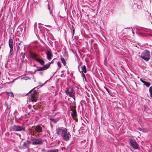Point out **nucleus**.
<instances>
[{
  "instance_id": "4",
  "label": "nucleus",
  "mask_w": 152,
  "mask_h": 152,
  "mask_svg": "<svg viewBox=\"0 0 152 152\" xmlns=\"http://www.w3.org/2000/svg\"><path fill=\"white\" fill-rule=\"evenodd\" d=\"M129 142L131 145L133 147L134 149H138V145L135 140L130 139L129 140Z\"/></svg>"
},
{
  "instance_id": "23",
  "label": "nucleus",
  "mask_w": 152,
  "mask_h": 152,
  "mask_svg": "<svg viewBox=\"0 0 152 152\" xmlns=\"http://www.w3.org/2000/svg\"><path fill=\"white\" fill-rule=\"evenodd\" d=\"M144 85L146 86L147 87H149L150 86V83L149 82H147L145 81V83L144 84Z\"/></svg>"
},
{
  "instance_id": "1",
  "label": "nucleus",
  "mask_w": 152,
  "mask_h": 152,
  "mask_svg": "<svg viewBox=\"0 0 152 152\" xmlns=\"http://www.w3.org/2000/svg\"><path fill=\"white\" fill-rule=\"evenodd\" d=\"M57 134L60 136L64 140L68 141L70 140L71 135L66 128L63 127H58L56 129Z\"/></svg>"
},
{
  "instance_id": "20",
  "label": "nucleus",
  "mask_w": 152,
  "mask_h": 152,
  "mask_svg": "<svg viewBox=\"0 0 152 152\" xmlns=\"http://www.w3.org/2000/svg\"><path fill=\"white\" fill-rule=\"evenodd\" d=\"M61 60L62 63L64 66H65L66 65V63L64 58H61Z\"/></svg>"
},
{
  "instance_id": "21",
  "label": "nucleus",
  "mask_w": 152,
  "mask_h": 152,
  "mask_svg": "<svg viewBox=\"0 0 152 152\" xmlns=\"http://www.w3.org/2000/svg\"><path fill=\"white\" fill-rule=\"evenodd\" d=\"M48 9L49 10L50 14L51 15H52V16L53 17V14L52 13V11L51 10H50V7L49 6V4H48Z\"/></svg>"
},
{
  "instance_id": "14",
  "label": "nucleus",
  "mask_w": 152,
  "mask_h": 152,
  "mask_svg": "<svg viewBox=\"0 0 152 152\" xmlns=\"http://www.w3.org/2000/svg\"><path fill=\"white\" fill-rule=\"evenodd\" d=\"M79 72L81 73H86L87 72V70L86 69V66L85 65H83L81 67V70H79Z\"/></svg>"
},
{
  "instance_id": "2",
  "label": "nucleus",
  "mask_w": 152,
  "mask_h": 152,
  "mask_svg": "<svg viewBox=\"0 0 152 152\" xmlns=\"http://www.w3.org/2000/svg\"><path fill=\"white\" fill-rule=\"evenodd\" d=\"M140 57L146 61H148L150 59V52L145 50L141 53Z\"/></svg>"
},
{
  "instance_id": "35",
  "label": "nucleus",
  "mask_w": 152,
  "mask_h": 152,
  "mask_svg": "<svg viewBox=\"0 0 152 152\" xmlns=\"http://www.w3.org/2000/svg\"><path fill=\"white\" fill-rule=\"evenodd\" d=\"M142 83H143L144 84H145V81H143Z\"/></svg>"
},
{
  "instance_id": "39",
  "label": "nucleus",
  "mask_w": 152,
  "mask_h": 152,
  "mask_svg": "<svg viewBox=\"0 0 152 152\" xmlns=\"http://www.w3.org/2000/svg\"><path fill=\"white\" fill-rule=\"evenodd\" d=\"M53 63V61H52L50 63H50V64H51Z\"/></svg>"
},
{
  "instance_id": "38",
  "label": "nucleus",
  "mask_w": 152,
  "mask_h": 152,
  "mask_svg": "<svg viewBox=\"0 0 152 152\" xmlns=\"http://www.w3.org/2000/svg\"><path fill=\"white\" fill-rule=\"evenodd\" d=\"M26 77H24L23 78L24 79H25V80H26Z\"/></svg>"
},
{
  "instance_id": "42",
  "label": "nucleus",
  "mask_w": 152,
  "mask_h": 152,
  "mask_svg": "<svg viewBox=\"0 0 152 152\" xmlns=\"http://www.w3.org/2000/svg\"><path fill=\"white\" fill-rule=\"evenodd\" d=\"M73 98H74V100H75V97H72Z\"/></svg>"
},
{
  "instance_id": "15",
  "label": "nucleus",
  "mask_w": 152,
  "mask_h": 152,
  "mask_svg": "<svg viewBox=\"0 0 152 152\" xmlns=\"http://www.w3.org/2000/svg\"><path fill=\"white\" fill-rule=\"evenodd\" d=\"M35 61L38 62L42 65H43L44 64L45 62L43 60L39 59H35Z\"/></svg>"
},
{
  "instance_id": "29",
  "label": "nucleus",
  "mask_w": 152,
  "mask_h": 152,
  "mask_svg": "<svg viewBox=\"0 0 152 152\" xmlns=\"http://www.w3.org/2000/svg\"><path fill=\"white\" fill-rule=\"evenodd\" d=\"M57 65L59 67H60L61 66V64L59 62H58Z\"/></svg>"
},
{
  "instance_id": "34",
  "label": "nucleus",
  "mask_w": 152,
  "mask_h": 152,
  "mask_svg": "<svg viewBox=\"0 0 152 152\" xmlns=\"http://www.w3.org/2000/svg\"><path fill=\"white\" fill-rule=\"evenodd\" d=\"M37 25V23L36 22L34 24V27H35L36 25Z\"/></svg>"
},
{
  "instance_id": "9",
  "label": "nucleus",
  "mask_w": 152,
  "mask_h": 152,
  "mask_svg": "<svg viewBox=\"0 0 152 152\" xmlns=\"http://www.w3.org/2000/svg\"><path fill=\"white\" fill-rule=\"evenodd\" d=\"M13 40L12 39H10L9 40V45L10 48V56H11L13 53Z\"/></svg>"
},
{
  "instance_id": "36",
  "label": "nucleus",
  "mask_w": 152,
  "mask_h": 152,
  "mask_svg": "<svg viewBox=\"0 0 152 152\" xmlns=\"http://www.w3.org/2000/svg\"><path fill=\"white\" fill-rule=\"evenodd\" d=\"M74 33H73V32H72V38L73 37V36L74 35Z\"/></svg>"
},
{
  "instance_id": "8",
  "label": "nucleus",
  "mask_w": 152,
  "mask_h": 152,
  "mask_svg": "<svg viewBox=\"0 0 152 152\" xmlns=\"http://www.w3.org/2000/svg\"><path fill=\"white\" fill-rule=\"evenodd\" d=\"M71 110L72 111L71 114L72 118L76 121H77L78 120L77 118V113L76 110L71 108Z\"/></svg>"
},
{
  "instance_id": "18",
  "label": "nucleus",
  "mask_w": 152,
  "mask_h": 152,
  "mask_svg": "<svg viewBox=\"0 0 152 152\" xmlns=\"http://www.w3.org/2000/svg\"><path fill=\"white\" fill-rule=\"evenodd\" d=\"M31 57L35 60V59H37V55L36 53H31Z\"/></svg>"
},
{
  "instance_id": "31",
  "label": "nucleus",
  "mask_w": 152,
  "mask_h": 152,
  "mask_svg": "<svg viewBox=\"0 0 152 152\" xmlns=\"http://www.w3.org/2000/svg\"><path fill=\"white\" fill-rule=\"evenodd\" d=\"M34 88L33 89H32L27 94V95L28 93H30L31 91H32V90L34 89V88Z\"/></svg>"
},
{
  "instance_id": "40",
  "label": "nucleus",
  "mask_w": 152,
  "mask_h": 152,
  "mask_svg": "<svg viewBox=\"0 0 152 152\" xmlns=\"http://www.w3.org/2000/svg\"><path fill=\"white\" fill-rule=\"evenodd\" d=\"M39 83L40 84H41L40 82H39Z\"/></svg>"
},
{
  "instance_id": "26",
  "label": "nucleus",
  "mask_w": 152,
  "mask_h": 152,
  "mask_svg": "<svg viewBox=\"0 0 152 152\" xmlns=\"http://www.w3.org/2000/svg\"><path fill=\"white\" fill-rule=\"evenodd\" d=\"M104 88L108 92V94H110V90L109 89H108V88H107L106 87H104Z\"/></svg>"
},
{
  "instance_id": "37",
  "label": "nucleus",
  "mask_w": 152,
  "mask_h": 152,
  "mask_svg": "<svg viewBox=\"0 0 152 152\" xmlns=\"http://www.w3.org/2000/svg\"><path fill=\"white\" fill-rule=\"evenodd\" d=\"M140 80L142 82L143 81L141 78L140 79Z\"/></svg>"
},
{
  "instance_id": "33",
  "label": "nucleus",
  "mask_w": 152,
  "mask_h": 152,
  "mask_svg": "<svg viewBox=\"0 0 152 152\" xmlns=\"http://www.w3.org/2000/svg\"><path fill=\"white\" fill-rule=\"evenodd\" d=\"M80 65H79V66H78V70L79 71V70H80Z\"/></svg>"
},
{
  "instance_id": "19",
  "label": "nucleus",
  "mask_w": 152,
  "mask_h": 152,
  "mask_svg": "<svg viewBox=\"0 0 152 152\" xmlns=\"http://www.w3.org/2000/svg\"><path fill=\"white\" fill-rule=\"evenodd\" d=\"M6 94L9 96H10L11 97H13L14 96L13 93L11 92H6Z\"/></svg>"
},
{
  "instance_id": "13",
  "label": "nucleus",
  "mask_w": 152,
  "mask_h": 152,
  "mask_svg": "<svg viewBox=\"0 0 152 152\" xmlns=\"http://www.w3.org/2000/svg\"><path fill=\"white\" fill-rule=\"evenodd\" d=\"M47 58L48 60H50L53 56V55L50 51L48 50L46 53Z\"/></svg>"
},
{
  "instance_id": "32",
  "label": "nucleus",
  "mask_w": 152,
  "mask_h": 152,
  "mask_svg": "<svg viewBox=\"0 0 152 152\" xmlns=\"http://www.w3.org/2000/svg\"><path fill=\"white\" fill-rule=\"evenodd\" d=\"M150 96L152 98V92L150 93Z\"/></svg>"
},
{
  "instance_id": "17",
  "label": "nucleus",
  "mask_w": 152,
  "mask_h": 152,
  "mask_svg": "<svg viewBox=\"0 0 152 152\" xmlns=\"http://www.w3.org/2000/svg\"><path fill=\"white\" fill-rule=\"evenodd\" d=\"M50 65V63H49L48 64H47L45 65H44L43 66H42L43 68V69L44 70H46L47 69H48Z\"/></svg>"
},
{
  "instance_id": "22",
  "label": "nucleus",
  "mask_w": 152,
  "mask_h": 152,
  "mask_svg": "<svg viewBox=\"0 0 152 152\" xmlns=\"http://www.w3.org/2000/svg\"><path fill=\"white\" fill-rule=\"evenodd\" d=\"M25 53H21L20 55V56L22 57V59H23L25 58Z\"/></svg>"
},
{
  "instance_id": "12",
  "label": "nucleus",
  "mask_w": 152,
  "mask_h": 152,
  "mask_svg": "<svg viewBox=\"0 0 152 152\" xmlns=\"http://www.w3.org/2000/svg\"><path fill=\"white\" fill-rule=\"evenodd\" d=\"M35 129L38 133H40L42 132V128L39 125L36 126L35 127Z\"/></svg>"
},
{
  "instance_id": "5",
  "label": "nucleus",
  "mask_w": 152,
  "mask_h": 152,
  "mask_svg": "<svg viewBox=\"0 0 152 152\" xmlns=\"http://www.w3.org/2000/svg\"><path fill=\"white\" fill-rule=\"evenodd\" d=\"M136 29L137 31L138 30L141 31H145V32L148 33L149 34L148 35L150 36H152V30L151 29L141 27H137L136 28Z\"/></svg>"
},
{
  "instance_id": "24",
  "label": "nucleus",
  "mask_w": 152,
  "mask_h": 152,
  "mask_svg": "<svg viewBox=\"0 0 152 152\" xmlns=\"http://www.w3.org/2000/svg\"><path fill=\"white\" fill-rule=\"evenodd\" d=\"M81 76L83 77V80H85L86 81V76L84 74V73H81Z\"/></svg>"
},
{
  "instance_id": "11",
  "label": "nucleus",
  "mask_w": 152,
  "mask_h": 152,
  "mask_svg": "<svg viewBox=\"0 0 152 152\" xmlns=\"http://www.w3.org/2000/svg\"><path fill=\"white\" fill-rule=\"evenodd\" d=\"M37 93L36 91H34L31 94V99L33 102H36V101L35 96Z\"/></svg>"
},
{
  "instance_id": "6",
  "label": "nucleus",
  "mask_w": 152,
  "mask_h": 152,
  "mask_svg": "<svg viewBox=\"0 0 152 152\" xmlns=\"http://www.w3.org/2000/svg\"><path fill=\"white\" fill-rule=\"evenodd\" d=\"M12 129L13 131L15 132H18L21 131H24L25 129V128L23 126H17V125H14L12 127Z\"/></svg>"
},
{
  "instance_id": "16",
  "label": "nucleus",
  "mask_w": 152,
  "mask_h": 152,
  "mask_svg": "<svg viewBox=\"0 0 152 152\" xmlns=\"http://www.w3.org/2000/svg\"><path fill=\"white\" fill-rule=\"evenodd\" d=\"M58 149H53L51 150H47L46 152H58Z\"/></svg>"
},
{
  "instance_id": "30",
  "label": "nucleus",
  "mask_w": 152,
  "mask_h": 152,
  "mask_svg": "<svg viewBox=\"0 0 152 152\" xmlns=\"http://www.w3.org/2000/svg\"><path fill=\"white\" fill-rule=\"evenodd\" d=\"M72 32H73V33H74L75 30L74 27L73 26H72Z\"/></svg>"
},
{
  "instance_id": "43",
  "label": "nucleus",
  "mask_w": 152,
  "mask_h": 152,
  "mask_svg": "<svg viewBox=\"0 0 152 152\" xmlns=\"http://www.w3.org/2000/svg\"><path fill=\"white\" fill-rule=\"evenodd\" d=\"M101 1V0H99V1Z\"/></svg>"
},
{
  "instance_id": "3",
  "label": "nucleus",
  "mask_w": 152,
  "mask_h": 152,
  "mask_svg": "<svg viewBox=\"0 0 152 152\" xmlns=\"http://www.w3.org/2000/svg\"><path fill=\"white\" fill-rule=\"evenodd\" d=\"M31 141L32 142V144L34 145H37L40 144L42 143L43 141L41 138L37 139L32 137Z\"/></svg>"
},
{
  "instance_id": "27",
  "label": "nucleus",
  "mask_w": 152,
  "mask_h": 152,
  "mask_svg": "<svg viewBox=\"0 0 152 152\" xmlns=\"http://www.w3.org/2000/svg\"><path fill=\"white\" fill-rule=\"evenodd\" d=\"M44 69H43V67H41L40 68H39V69H37V71H41V70H44Z\"/></svg>"
},
{
  "instance_id": "10",
  "label": "nucleus",
  "mask_w": 152,
  "mask_h": 152,
  "mask_svg": "<svg viewBox=\"0 0 152 152\" xmlns=\"http://www.w3.org/2000/svg\"><path fill=\"white\" fill-rule=\"evenodd\" d=\"M31 143V141L28 140H26L24 142L22 145L23 147L24 148H29Z\"/></svg>"
},
{
  "instance_id": "25",
  "label": "nucleus",
  "mask_w": 152,
  "mask_h": 152,
  "mask_svg": "<svg viewBox=\"0 0 152 152\" xmlns=\"http://www.w3.org/2000/svg\"><path fill=\"white\" fill-rule=\"evenodd\" d=\"M50 120L54 123H56L57 122L56 119H55L51 118L50 119Z\"/></svg>"
},
{
  "instance_id": "41",
  "label": "nucleus",
  "mask_w": 152,
  "mask_h": 152,
  "mask_svg": "<svg viewBox=\"0 0 152 152\" xmlns=\"http://www.w3.org/2000/svg\"><path fill=\"white\" fill-rule=\"evenodd\" d=\"M132 33L133 34H134V32L133 31H132Z\"/></svg>"
},
{
  "instance_id": "7",
  "label": "nucleus",
  "mask_w": 152,
  "mask_h": 152,
  "mask_svg": "<svg viewBox=\"0 0 152 152\" xmlns=\"http://www.w3.org/2000/svg\"><path fill=\"white\" fill-rule=\"evenodd\" d=\"M65 93L67 95H69L71 97H73L75 95L74 90L70 88H67V90L65 91Z\"/></svg>"
},
{
  "instance_id": "28",
  "label": "nucleus",
  "mask_w": 152,
  "mask_h": 152,
  "mask_svg": "<svg viewBox=\"0 0 152 152\" xmlns=\"http://www.w3.org/2000/svg\"><path fill=\"white\" fill-rule=\"evenodd\" d=\"M149 91L150 93H152V86L150 87Z\"/></svg>"
}]
</instances>
